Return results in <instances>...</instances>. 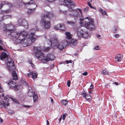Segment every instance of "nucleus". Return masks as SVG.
<instances>
[{"mask_svg":"<svg viewBox=\"0 0 125 125\" xmlns=\"http://www.w3.org/2000/svg\"><path fill=\"white\" fill-rule=\"evenodd\" d=\"M10 104L8 103L6 104L5 102L3 101H1V102L0 101V107H2L3 106L5 108L6 106H9Z\"/></svg>","mask_w":125,"mask_h":125,"instance_id":"nucleus-17","label":"nucleus"},{"mask_svg":"<svg viewBox=\"0 0 125 125\" xmlns=\"http://www.w3.org/2000/svg\"><path fill=\"white\" fill-rule=\"evenodd\" d=\"M71 82L70 80L68 81L67 82V85L68 87H69L70 85Z\"/></svg>","mask_w":125,"mask_h":125,"instance_id":"nucleus-40","label":"nucleus"},{"mask_svg":"<svg viewBox=\"0 0 125 125\" xmlns=\"http://www.w3.org/2000/svg\"><path fill=\"white\" fill-rule=\"evenodd\" d=\"M34 10V9H30V10H29L28 11V14H31L32 12H31V11L32 10Z\"/></svg>","mask_w":125,"mask_h":125,"instance_id":"nucleus-36","label":"nucleus"},{"mask_svg":"<svg viewBox=\"0 0 125 125\" xmlns=\"http://www.w3.org/2000/svg\"><path fill=\"white\" fill-rule=\"evenodd\" d=\"M101 13L102 15H106V12L104 10H103L101 12Z\"/></svg>","mask_w":125,"mask_h":125,"instance_id":"nucleus-39","label":"nucleus"},{"mask_svg":"<svg viewBox=\"0 0 125 125\" xmlns=\"http://www.w3.org/2000/svg\"><path fill=\"white\" fill-rule=\"evenodd\" d=\"M46 16L45 15H42V16H44L45 17V19L46 17L48 18L49 19H52L53 16V12H49L47 11L46 12Z\"/></svg>","mask_w":125,"mask_h":125,"instance_id":"nucleus-10","label":"nucleus"},{"mask_svg":"<svg viewBox=\"0 0 125 125\" xmlns=\"http://www.w3.org/2000/svg\"><path fill=\"white\" fill-rule=\"evenodd\" d=\"M34 54L35 57L38 58L39 60L47 62L50 60H53L55 58L53 55L50 54L47 55L44 57V53L41 51L35 52Z\"/></svg>","mask_w":125,"mask_h":125,"instance_id":"nucleus-5","label":"nucleus"},{"mask_svg":"<svg viewBox=\"0 0 125 125\" xmlns=\"http://www.w3.org/2000/svg\"><path fill=\"white\" fill-rule=\"evenodd\" d=\"M77 34L78 37L81 38L83 35V31L82 29L79 28L78 29Z\"/></svg>","mask_w":125,"mask_h":125,"instance_id":"nucleus-12","label":"nucleus"},{"mask_svg":"<svg viewBox=\"0 0 125 125\" xmlns=\"http://www.w3.org/2000/svg\"><path fill=\"white\" fill-rule=\"evenodd\" d=\"M108 73V71L106 69L103 70L101 72V73L103 74H107Z\"/></svg>","mask_w":125,"mask_h":125,"instance_id":"nucleus-24","label":"nucleus"},{"mask_svg":"<svg viewBox=\"0 0 125 125\" xmlns=\"http://www.w3.org/2000/svg\"><path fill=\"white\" fill-rule=\"evenodd\" d=\"M33 91L32 88L31 87H28V91Z\"/></svg>","mask_w":125,"mask_h":125,"instance_id":"nucleus-47","label":"nucleus"},{"mask_svg":"<svg viewBox=\"0 0 125 125\" xmlns=\"http://www.w3.org/2000/svg\"><path fill=\"white\" fill-rule=\"evenodd\" d=\"M49 122L47 120V125H49Z\"/></svg>","mask_w":125,"mask_h":125,"instance_id":"nucleus-60","label":"nucleus"},{"mask_svg":"<svg viewBox=\"0 0 125 125\" xmlns=\"http://www.w3.org/2000/svg\"><path fill=\"white\" fill-rule=\"evenodd\" d=\"M61 104L63 105H66L68 102L66 100H63L61 101Z\"/></svg>","mask_w":125,"mask_h":125,"instance_id":"nucleus-26","label":"nucleus"},{"mask_svg":"<svg viewBox=\"0 0 125 125\" xmlns=\"http://www.w3.org/2000/svg\"><path fill=\"white\" fill-rule=\"evenodd\" d=\"M93 87H94L93 85L92 84L90 86V87L89 88V89H93Z\"/></svg>","mask_w":125,"mask_h":125,"instance_id":"nucleus-50","label":"nucleus"},{"mask_svg":"<svg viewBox=\"0 0 125 125\" xmlns=\"http://www.w3.org/2000/svg\"><path fill=\"white\" fill-rule=\"evenodd\" d=\"M61 24H59L57 25L56 26H55V28L56 30H60L61 29L60 28Z\"/></svg>","mask_w":125,"mask_h":125,"instance_id":"nucleus-28","label":"nucleus"},{"mask_svg":"<svg viewBox=\"0 0 125 125\" xmlns=\"http://www.w3.org/2000/svg\"><path fill=\"white\" fill-rule=\"evenodd\" d=\"M49 42L51 46H56L60 50L64 49L67 46H72L75 45L77 43L76 40H68L60 42H58V40H49Z\"/></svg>","mask_w":125,"mask_h":125,"instance_id":"nucleus-3","label":"nucleus"},{"mask_svg":"<svg viewBox=\"0 0 125 125\" xmlns=\"http://www.w3.org/2000/svg\"><path fill=\"white\" fill-rule=\"evenodd\" d=\"M97 38H99V39H101L102 38L101 36L100 35H97L96 36Z\"/></svg>","mask_w":125,"mask_h":125,"instance_id":"nucleus-46","label":"nucleus"},{"mask_svg":"<svg viewBox=\"0 0 125 125\" xmlns=\"http://www.w3.org/2000/svg\"><path fill=\"white\" fill-rule=\"evenodd\" d=\"M89 93L90 94H91L92 93V91H89Z\"/></svg>","mask_w":125,"mask_h":125,"instance_id":"nucleus-62","label":"nucleus"},{"mask_svg":"<svg viewBox=\"0 0 125 125\" xmlns=\"http://www.w3.org/2000/svg\"><path fill=\"white\" fill-rule=\"evenodd\" d=\"M33 99L34 101L35 102L36 101H37L38 99V96L37 94H34L33 96Z\"/></svg>","mask_w":125,"mask_h":125,"instance_id":"nucleus-25","label":"nucleus"},{"mask_svg":"<svg viewBox=\"0 0 125 125\" xmlns=\"http://www.w3.org/2000/svg\"><path fill=\"white\" fill-rule=\"evenodd\" d=\"M87 4L88 5L92 8H93V7H92L91 6V4L89 2H88L87 3Z\"/></svg>","mask_w":125,"mask_h":125,"instance_id":"nucleus-41","label":"nucleus"},{"mask_svg":"<svg viewBox=\"0 0 125 125\" xmlns=\"http://www.w3.org/2000/svg\"><path fill=\"white\" fill-rule=\"evenodd\" d=\"M23 106L28 108H29L30 107V106L28 105H23Z\"/></svg>","mask_w":125,"mask_h":125,"instance_id":"nucleus-51","label":"nucleus"},{"mask_svg":"<svg viewBox=\"0 0 125 125\" xmlns=\"http://www.w3.org/2000/svg\"><path fill=\"white\" fill-rule=\"evenodd\" d=\"M56 0H47L49 2H52L55 1Z\"/></svg>","mask_w":125,"mask_h":125,"instance_id":"nucleus-52","label":"nucleus"},{"mask_svg":"<svg viewBox=\"0 0 125 125\" xmlns=\"http://www.w3.org/2000/svg\"><path fill=\"white\" fill-rule=\"evenodd\" d=\"M11 99L14 102L16 103H18V101L15 99L14 98H11Z\"/></svg>","mask_w":125,"mask_h":125,"instance_id":"nucleus-31","label":"nucleus"},{"mask_svg":"<svg viewBox=\"0 0 125 125\" xmlns=\"http://www.w3.org/2000/svg\"><path fill=\"white\" fill-rule=\"evenodd\" d=\"M7 96L11 99V98H13L10 95H7Z\"/></svg>","mask_w":125,"mask_h":125,"instance_id":"nucleus-54","label":"nucleus"},{"mask_svg":"<svg viewBox=\"0 0 125 125\" xmlns=\"http://www.w3.org/2000/svg\"><path fill=\"white\" fill-rule=\"evenodd\" d=\"M50 48V47H47L46 48H44V50L46 52L48 51L49 50Z\"/></svg>","mask_w":125,"mask_h":125,"instance_id":"nucleus-33","label":"nucleus"},{"mask_svg":"<svg viewBox=\"0 0 125 125\" xmlns=\"http://www.w3.org/2000/svg\"><path fill=\"white\" fill-rule=\"evenodd\" d=\"M34 92H33V91H28V95L30 97H33Z\"/></svg>","mask_w":125,"mask_h":125,"instance_id":"nucleus-20","label":"nucleus"},{"mask_svg":"<svg viewBox=\"0 0 125 125\" xmlns=\"http://www.w3.org/2000/svg\"><path fill=\"white\" fill-rule=\"evenodd\" d=\"M8 5L10 7L13 6L17 8L21 7L22 6V2L19 0H14L13 4L9 3Z\"/></svg>","mask_w":125,"mask_h":125,"instance_id":"nucleus-8","label":"nucleus"},{"mask_svg":"<svg viewBox=\"0 0 125 125\" xmlns=\"http://www.w3.org/2000/svg\"><path fill=\"white\" fill-rule=\"evenodd\" d=\"M65 35L67 39H73L72 34L68 32H65Z\"/></svg>","mask_w":125,"mask_h":125,"instance_id":"nucleus-16","label":"nucleus"},{"mask_svg":"<svg viewBox=\"0 0 125 125\" xmlns=\"http://www.w3.org/2000/svg\"><path fill=\"white\" fill-rule=\"evenodd\" d=\"M53 39H57L58 38H59L55 34V36L53 37Z\"/></svg>","mask_w":125,"mask_h":125,"instance_id":"nucleus-44","label":"nucleus"},{"mask_svg":"<svg viewBox=\"0 0 125 125\" xmlns=\"http://www.w3.org/2000/svg\"><path fill=\"white\" fill-rule=\"evenodd\" d=\"M37 73H32V78L33 79L36 78L37 77Z\"/></svg>","mask_w":125,"mask_h":125,"instance_id":"nucleus-29","label":"nucleus"},{"mask_svg":"<svg viewBox=\"0 0 125 125\" xmlns=\"http://www.w3.org/2000/svg\"><path fill=\"white\" fill-rule=\"evenodd\" d=\"M19 22H21L20 24L21 26H24L25 28L27 29L28 28V23L26 21L24 20L22 21L20 19L19 20Z\"/></svg>","mask_w":125,"mask_h":125,"instance_id":"nucleus-9","label":"nucleus"},{"mask_svg":"<svg viewBox=\"0 0 125 125\" xmlns=\"http://www.w3.org/2000/svg\"><path fill=\"white\" fill-rule=\"evenodd\" d=\"M28 76L29 77H31L32 76V74L31 73H28Z\"/></svg>","mask_w":125,"mask_h":125,"instance_id":"nucleus-49","label":"nucleus"},{"mask_svg":"<svg viewBox=\"0 0 125 125\" xmlns=\"http://www.w3.org/2000/svg\"><path fill=\"white\" fill-rule=\"evenodd\" d=\"M100 46H99L97 45L96 46H95L94 48H93V49L94 50H98L99 49Z\"/></svg>","mask_w":125,"mask_h":125,"instance_id":"nucleus-32","label":"nucleus"},{"mask_svg":"<svg viewBox=\"0 0 125 125\" xmlns=\"http://www.w3.org/2000/svg\"><path fill=\"white\" fill-rule=\"evenodd\" d=\"M60 28L61 29H60V30L62 31H65L66 30V28L64 25L63 24H61Z\"/></svg>","mask_w":125,"mask_h":125,"instance_id":"nucleus-27","label":"nucleus"},{"mask_svg":"<svg viewBox=\"0 0 125 125\" xmlns=\"http://www.w3.org/2000/svg\"><path fill=\"white\" fill-rule=\"evenodd\" d=\"M29 62L31 64H32V62L31 61H29Z\"/></svg>","mask_w":125,"mask_h":125,"instance_id":"nucleus-57","label":"nucleus"},{"mask_svg":"<svg viewBox=\"0 0 125 125\" xmlns=\"http://www.w3.org/2000/svg\"><path fill=\"white\" fill-rule=\"evenodd\" d=\"M5 43V42H3L2 40H0V43L2 45H4Z\"/></svg>","mask_w":125,"mask_h":125,"instance_id":"nucleus-37","label":"nucleus"},{"mask_svg":"<svg viewBox=\"0 0 125 125\" xmlns=\"http://www.w3.org/2000/svg\"><path fill=\"white\" fill-rule=\"evenodd\" d=\"M45 17L44 16H42L41 17L42 20H41V24L46 29H49L50 27V22L46 20Z\"/></svg>","mask_w":125,"mask_h":125,"instance_id":"nucleus-7","label":"nucleus"},{"mask_svg":"<svg viewBox=\"0 0 125 125\" xmlns=\"http://www.w3.org/2000/svg\"><path fill=\"white\" fill-rule=\"evenodd\" d=\"M63 2V4L67 6L69 9V10L71 12L70 15L73 16L75 17H77L79 16V14L77 10L73 9L75 5L73 1L70 0H64Z\"/></svg>","mask_w":125,"mask_h":125,"instance_id":"nucleus-4","label":"nucleus"},{"mask_svg":"<svg viewBox=\"0 0 125 125\" xmlns=\"http://www.w3.org/2000/svg\"><path fill=\"white\" fill-rule=\"evenodd\" d=\"M6 83L8 84L10 87H13L14 85V83L11 80H8L6 82Z\"/></svg>","mask_w":125,"mask_h":125,"instance_id":"nucleus-18","label":"nucleus"},{"mask_svg":"<svg viewBox=\"0 0 125 125\" xmlns=\"http://www.w3.org/2000/svg\"><path fill=\"white\" fill-rule=\"evenodd\" d=\"M33 48L34 50L36 51V52L41 51L42 50L41 48L40 47H34Z\"/></svg>","mask_w":125,"mask_h":125,"instance_id":"nucleus-22","label":"nucleus"},{"mask_svg":"<svg viewBox=\"0 0 125 125\" xmlns=\"http://www.w3.org/2000/svg\"><path fill=\"white\" fill-rule=\"evenodd\" d=\"M117 27H115L112 29V31L114 33H116L117 32Z\"/></svg>","mask_w":125,"mask_h":125,"instance_id":"nucleus-30","label":"nucleus"},{"mask_svg":"<svg viewBox=\"0 0 125 125\" xmlns=\"http://www.w3.org/2000/svg\"><path fill=\"white\" fill-rule=\"evenodd\" d=\"M3 48L1 46H0V49L1 50H3Z\"/></svg>","mask_w":125,"mask_h":125,"instance_id":"nucleus-61","label":"nucleus"},{"mask_svg":"<svg viewBox=\"0 0 125 125\" xmlns=\"http://www.w3.org/2000/svg\"><path fill=\"white\" fill-rule=\"evenodd\" d=\"M82 74L84 76H86L88 74V73L86 72H85L84 73H82Z\"/></svg>","mask_w":125,"mask_h":125,"instance_id":"nucleus-43","label":"nucleus"},{"mask_svg":"<svg viewBox=\"0 0 125 125\" xmlns=\"http://www.w3.org/2000/svg\"><path fill=\"white\" fill-rule=\"evenodd\" d=\"M88 9L89 7H86L84 8V11L85 12H86L88 10Z\"/></svg>","mask_w":125,"mask_h":125,"instance_id":"nucleus-38","label":"nucleus"},{"mask_svg":"<svg viewBox=\"0 0 125 125\" xmlns=\"http://www.w3.org/2000/svg\"><path fill=\"white\" fill-rule=\"evenodd\" d=\"M69 63H72V61L71 60H69Z\"/></svg>","mask_w":125,"mask_h":125,"instance_id":"nucleus-64","label":"nucleus"},{"mask_svg":"<svg viewBox=\"0 0 125 125\" xmlns=\"http://www.w3.org/2000/svg\"><path fill=\"white\" fill-rule=\"evenodd\" d=\"M55 36V34H50L49 37H47V38L45 37V38H47L48 39H53V37Z\"/></svg>","mask_w":125,"mask_h":125,"instance_id":"nucleus-23","label":"nucleus"},{"mask_svg":"<svg viewBox=\"0 0 125 125\" xmlns=\"http://www.w3.org/2000/svg\"><path fill=\"white\" fill-rule=\"evenodd\" d=\"M0 123H2L3 121V120L0 117Z\"/></svg>","mask_w":125,"mask_h":125,"instance_id":"nucleus-56","label":"nucleus"},{"mask_svg":"<svg viewBox=\"0 0 125 125\" xmlns=\"http://www.w3.org/2000/svg\"><path fill=\"white\" fill-rule=\"evenodd\" d=\"M34 2L33 0H31L30 2L27 3L23 2V4L25 6H27L31 4H33L34 3Z\"/></svg>","mask_w":125,"mask_h":125,"instance_id":"nucleus-19","label":"nucleus"},{"mask_svg":"<svg viewBox=\"0 0 125 125\" xmlns=\"http://www.w3.org/2000/svg\"><path fill=\"white\" fill-rule=\"evenodd\" d=\"M26 42V43L25 42L24 43V44H26L27 46L30 45L31 44L32 42L35 41V40H24Z\"/></svg>","mask_w":125,"mask_h":125,"instance_id":"nucleus-13","label":"nucleus"},{"mask_svg":"<svg viewBox=\"0 0 125 125\" xmlns=\"http://www.w3.org/2000/svg\"><path fill=\"white\" fill-rule=\"evenodd\" d=\"M76 21H75L72 22L71 21H67L66 22V23L72 26H73L74 24L75 23Z\"/></svg>","mask_w":125,"mask_h":125,"instance_id":"nucleus-21","label":"nucleus"},{"mask_svg":"<svg viewBox=\"0 0 125 125\" xmlns=\"http://www.w3.org/2000/svg\"><path fill=\"white\" fill-rule=\"evenodd\" d=\"M13 42L15 44H17L21 43H22L25 41L24 40H13Z\"/></svg>","mask_w":125,"mask_h":125,"instance_id":"nucleus-15","label":"nucleus"},{"mask_svg":"<svg viewBox=\"0 0 125 125\" xmlns=\"http://www.w3.org/2000/svg\"><path fill=\"white\" fill-rule=\"evenodd\" d=\"M54 66V64H51L50 65V66L51 67H53Z\"/></svg>","mask_w":125,"mask_h":125,"instance_id":"nucleus-58","label":"nucleus"},{"mask_svg":"<svg viewBox=\"0 0 125 125\" xmlns=\"http://www.w3.org/2000/svg\"><path fill=\"white\" fill-rule=\"evenodd\" d=\"M81 94L83 97L89 102L91 101V96L89 94H87L85 93H82Z\"/></svg>","mask_w":125,"mask_h":125,"instance_id":"nucleus-11","label":"nucleus"},{"mask_svg":"<svg viewBox=\"0 0 125 125\" xmlns=\"http://www.w3.org/2000/svg\"><path fill=\"white\" fill-rule=\"evenodd\" d=\"M79 23L81 24H83L85 28L90 30H93L95 29L94 20L92 19L88 18L83 20L80 19Z\"/></svg>","mask_w":125,"mask_h":125,"instance_id":"nucleus-6","label":"nucleus"},{"mask_svg":"<svg viewBox=\"0 0 125 125\" xmlns=\"http://www.w3.org/2000/svg\"><path fill=\"white\" fill-rule=\"evenodd\" d=\"M77 10L81 13H82L81 10L80 9H77Z\"/></svg>","mask_w":125,"mask_h":125,"instance_id":"nucleus-55","label":"nucleus"},{"mask_svg":"<svg viewBox=\"0 0 125 125\" xmlns=\"http://www.w3.org/2000/svg\"><path fill=\"white\" fill-rule=\"evenodd\" d=\"M8 55L6 53L2 52L0 56V59L4 61L6 58V59L5 60V62L7 66V69L9 71H13L12 75L13 79L14 80H17L18 77L16 73L14 71L16 68V67L14 65V62L11 58L8 57Z\"/></svg>","mask_w":125,"mask_h":125,"instance_id":"nucleus-2","label":"nucleus"},{"mask_svg":"<svg viewBox=\"0 0 125 125\" xmlns=\"http://www.w3.org/2000/svg\"><path fill=\"white\" fill-rule=\"evenodd\" d=\"M3 5L4 4V2H3L0 4V9L1 8L2 6V5Z\"/></svg>","mask_w":125,"mask_h":125,"instance_id":"nucleus-45","label":"nucleus"},{"mask_svg":"<svg viewBox=\"0 0 125 125\" xmlns=\"http://www.w3.org/2000/svg\"><path fill=\"white\" fill-rule=\"evenodd\" d=\"M25 97L24 96H23L22 94H21L19 96V98L20 99H21L25 98Z\"/></svg>","mask_w":125,"mask_h":125,"instance_id":"nucleus-34","label":"nucleus"},{"mask_svg":"<svg viewBox=\"0 0 125 125\" xmlns=\"http://www.w3.org/2000/svg\"><path fill=\"white\" fill-rule=\"evenodd\" d=\"M123 57L122 55L121 54H117L116 57L115 58V61L118 62L120 61Z\"/></svg>","mask_w":125,"mask_h":125,"instance_id":"nucleus-14","label":"nucleus"},{"mask_svg":"<svg viewBox=\"0 0 125 125\" xmlns=\"http://www.w3.org/2000/svg\"><path fill=\"white\" fill-rule=\"evenodd\" d=\"M67 115V114L66 113H65L63 115L62 119L63 120H65V117Z\"/></svg>","mask_w":125,"mask_h":125,"instance_id":"nucleus-35","label":"nucleus"},{"mask_svg":"<svg viewBox=\"0 0 125 125\" xmlns=\"http://www.w3.org/2000/svg\"><path fill=\"white\" fill-rule=\"evenodd\" d=\"M4 100H6L7 101H8L9 100V99H8L7 97L5 96L4 97Z\"/></svg>","mask_w":125,"mask_h":125,"instance_id":"nucleus-48","label":"nucleus"},{"mask_svg":"<svg viewBox=\"0 0 125 125\" xmlns=\"http://www.w3.org/2000/svg\"><path fill=\"white\" fill-rule=\"evenodd\" d=\"M31 66H32V67L33 68H35V65H34V64H33V63H32V64H31Z\"/></svg>","mask_w":125,"mask_h":125,"instance_id":"nucleus-53","label":"nucleus"},{"mask_svg":"<svg viewBox=\"0 0 125 125\" xmlns=\"http://www.w3.org/2000/svg\"><path fill=\"white\" fill-rule=\"evenodd\" d=\"M99 11L101 12H101L103 10H102V9H99Z\"/></svg>","mask_w":125,"mask_h":125,"instance_id":"nucleus-59","label":"nucleus"},{"mask_svg":"<svg viewBox=\"0 0 125 125\" xmlns=\"http://www.w3.org/2000/svg\"><path fill=\"white\" fill-rule=\"evenodd\" d=\"M114 36L115 37V38H117L119 37V35L118 34H116Z\"/></svg>","mask_w":125,"mask_h":125,"instance_id":"nucleus-42","label":"nucleus"},{"mask_svg":"<svg viewBox=\"0 0 125 125\" xmlns=\"http://www.w3.org/2000/svg\"><path fill=\"white\" fill-rule=\"evenodd\" d=\"M33 28L29 31L30 33H28L25 32H23L20 34L15 32L13 30L14 26L11 25L6 24L3 27V30L6 31V34L8 36L17 38L19 37L22 39H35L37 38V36L34 32L36 31H39V29L35 25L32 26Z\"/></svg>","mask_w":125,"mask_h":125,"instance_id":"nucleus-1","label":"nucleus"},{"mask_svg":"<svg viewBox=\"0 0 125 125\" xmlns=\"http://www.w3.org/2000/svg\"><path fill=\"white\" fill-rule=\"evenodd\" d=\"M51 98V102L53 103V99H52V98Z\"/></svg>","mask_w":125,"mask_h":125,"instance_id":"nucleus-63","label":"nucleus"}]
</instances>
